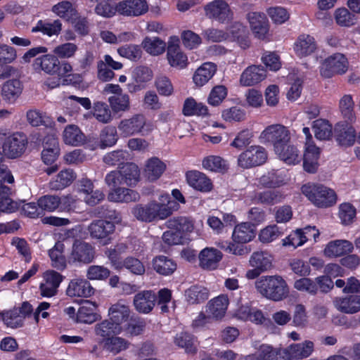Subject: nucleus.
Segmentation results:
<instances>
[{
    "label": "nucleus",
    "mask_w": 360,
    "mask_h": 360,
    "mask_svg": "<svg viewBox=\"0 0 360 360\" xmlns=\"http://www.w3.org/2000/svg\"><path fill=\"white\" fill-rule=\"evenodd\" d=\"M259 184L267 188L279 187L284 184V179L275 170H271L263 174L259 181Z\"/></svg>",
    "instance_id": "obj_59"
},
{
    "label": "nucleus",
    "mask_w": 360,
    "mask_h": 360,
    "mask_svg": "<svg viewBox=\"0 0 360 360\" xmlns=\"http://www.w3.org/2000/svg\"><path fill=\"white\" fill-rule=\"evenodd\" d=\"M229 303L226 295H220L210 300L205 306V312L215 321L221 320L226 314Z\"/></svg>",
    "instance_id": "obj_18"
},
{
    "label": "nucleus",
    "mask_w": 360,
    "mask_h": 360,
    "mask_svg": "<svg viewBox=\"0 0 360 360\" xmlns=\"http://www.w3.org/2000/svg\"><path fill=\"white\" fill-rule=\"evenodd\" d=\"M255 288L264 297L278 302L289 295L287 282L280 275L263 276L255 281Z\"/></svg>",
    "instance_id": "obj_2"
},
{
    "label": "nucleus",
    "mask_w": 360,
    "mask_h": 360,
    "mask_svg": "<svg viewBox=\"0 0 360 360\" xmlns=\"http://www.w3.org/2000/svg\"><path fill=\"white\" fill-rule=\"evenodd\" d=\"M94 257L95 250L91 244L75 239L68 260L70 263L89 264L94 260Z\"/></svg>",
    "instance_id": "obj_7"
},
{
    "label": "nucleus",
    "mask_w": 360,
    "mask_h": 360,
    "mask_svg": "<svg viewBox=\"0 0 360 360\" xmlns=\"http://www.w3.org/2000/svg\"><path fill=\"white\" fill-rule=\"evenodd\" d=\"M166 226L169 229L180 232L183 236L185 232H191L193 229L192 221L186 217H174L166 221Z\"/></svg>",
    "instance_id": "obj_44"
},
{
    "label": "nucleus",
    "mask_w": 360,
    "mask_h": 360,
    "mask_svg": "<svg viewBox=\"0 0 360 360\" xmlns=\"http://www.w3.org/2000/svg\"><path fill=\"white\" fill-rule=\"evenodd\" d=\"M313 129L316 138L319 140H327L332 136V125L326 120H315L313 122Z\"/></svg>",
    "instance_id": "obj_54"
},
{
    "label": "nucleus",
    "mask_w": 360,
    "mask_h": 360,
    "mask_svg": "<svg viewBox=\"0 0 360 360\" xmlns=\"http://www.w3.org/2000/svg\"><path fill=\"white\" fill-rule=\"evenodd\" d=\"M302 193L319 208L333 207L337 202L338 196L334 190L323 185L307 184L302 186Z\"/></svg>",
    "instance_id": "obj_3"
},
{
    "label": "nucleus",
    "mask_w": 360,
    "mask_h": 360,
    "mask_svg": "<svg viewBox=\"0 0 360 360\" xmlns=\"http://www.w3.org/2000/svg\"><path fill=\"white\" fill-rule=\"evenodd\" d=\"M1 143L4 156L17 158L24 153L27 139L23 133L16 132L7 136L6 133L0 130V144Z\"/></svg>",
    "instance_id": "obj_4"
},
{
    "label": "nucleus",
    "mask_w": 360,
    "mask_h": 360,
    "mask_svg": "<svg viewBox=\"0 0 360 360\" xmlns=\"http://www.w3.org/2000/svg\"><path fill=\"white\" fill-rule=\"evenodd\" d=\"M314 342L306 340L302 343L292 344L287 348L280 349L282 360L301 359L311 355L314 351Z\"/></svg>",
    "instance_id": "obj_10"
},
{
    "label": "nucleus",
    "mask_w": 360,
    "mask_h": 360,
    "mask_svg": "<svg viewBox=\"0 0 360 360\" xmlns=\"http://www.w3.org/2000/svg\"><path fill=\"white\" fill-rule=\"evenodd\" d=\"M94 117L100 122L107 124L112 120L109 106L103 102H97L94 107Z\"/></svg>",
    "instance_id": "obj_58"
},
{
    "label": "nucleus",
    "mask_w": 360,
    "mask_h": 360,
    "mask_svg": "<svg viewBox=\"0 0 360 360\" xmlns=\"http://www.w3.org/2000/svg\"><path fill=\"white\" fill-rule=\"evenodd\" d=\"M266 77V71L262 65H252L242 72L240 83L243 86H251L263 81Z\"/></svg>",
    "instance_id": "obj_14"
},
{
    "label": "nucleus",
    "mask_w": 360,
    "mask_h": 360,
    "mask_svg": "<svg viewBox=\"0 0 360 360\" xmlns=\"http://www.w3.org/2000/svg\"><path fill=\"white\" fill-rule=\"evenodd\" d=\"M217 65L211 62L204 63L195 72L193 80L194 83L202 86L205 84L215 74Z\"/></svg>",
    "instance_id": "obj_33"
},
{
    "label": "nucleus",
    "mask_w": 360,
    "mask_h": 360,
    "mask_svg": "<svg viewBox=\"0 0 360 360\" xmlns=\"http://www.w3.org/2000/svg\"><path fill=\"white\" fill-rule=\"evenodd\" d=\"M45 282L40 285L41 294L44 297H52L57 292V289L63 281V276L59 273L50 270L44 276Z\"/></svg>",
    "instance_id": "obj_21"
},
{
    "label": "nucleus",
    "mask_w": 360,
    "mask_h": 360,
    "mask_svg": "<svg viewBox=\"0 0 360 360\" xmlns=\"http://www.w3.org/2000/svg\"><path fill=\"white\" fill-rule=\"evenodd\" d=\"M111 110L115 112H126L130 109V98L128 94L120 93L108 99Z\"/></svg>",
    "instance_id": "obj_46"
},
{
    "label": "nucleus",
    "mask_w": 360,
    "mask_h": 360,
    "mask_svg": "<svg viewBox=\"0 0 360 360\" xmlns=\"http://www.w3.org/2000/svg\"><path fill=\"white\" fill-rule=\"evenodd\" d=\"M122 181L129 186L136 185L140 180V169L134 162H126L118 167Z\"/></svg>",
    "instance_id": "obj_31"
},
{
    "label": "nucleus",
    "mask_w": 360,
    "mask_h": 360,
    "mask_svg": "<svg viewBox=\"0 0 360 360\" xmlns=\"http://www.w3.org/2000/svg\"><path fill=\"white\" fill-rule=\"evenodd\" d=\"M108 198L112 202H129L138 200L139 194L134 190L119 187L112 189L108 195Z\"/></svg>",
    "instance_id": "obj_32"
},
{
    "label": "nucleus",
    "mask_w": 360,
    "mask_h": 360,
    "mask_svg": "<svg viewBox=\"0 0 360 360\" xmlns=\"http://www.w3.org/2000/svg\"><path fill=\"white\" fill-rule=\"evenodd\" d=\"M165 167V165L160 160L152 158L146 165L145 176L150 181H154L160 177Z\"/></svg>",
    "instance_id": "obj_43"
},
{
    "label": "nucleus",
    "mask_w": 360,
    "mask_h": 360,
    "mask_svg": "<svg viewBox=\"0 0 360 360\" xmlns=\"http://www.w3.org/2000/svg\"><path fill=\"white\" fill-rule=\"evenodd\" d=\"M208 109L201 103H198L193 98H187L184 104L183 113L186 116L206 115Z\"/></svg>",
    "instance_id": "obj_53"
},
{
    "label": "nucleus",
    "mask_w": 360,
    "mask_h": 360,
    "mask_svg": "<svg viewBox=\"0 0 360 360\" xmlns=\"http://www.w3.org/2000/svg\"><path fill=\"white\" fill-rule=\"evenodd\" d=\"M123 331V328H117L110 319H105L94 326V332L97 336L105 340L112 335H117Z\"/></svg>",
    "instance_id": "obj_42"
},
{
    "label": "nucleus",
    "mask_w": 360,
    "mask_h": 360,
    "mask_svg": "<svg viewBox=\"0 0 360 360\" xmlns=\"http://www.w3.org/2000/svg\"><path fill=\"white\" fill-rule=\"evenodd\" d=\"M255 229L248 222H242L236 225L232 233L233 242L238 244L247 243L255 237Z\"/></svg>",
    "instance_id": "obj_28"
},
{
    "label": "nucleus",
    "mask_w": 360,
    "mask_h": 360,
    "mask_svg": "<svg viewBox=\"0 0 360 360\" xmlns=\"http://www.w3.org/2000/svg\"><path fill=\"white\" fill-rule=\"evenodd\" d=\"M179 207L175 201L168 200L167 204L151 201L146 205L135 206L132 210V214L139 221L151 222L167 219L173 211L177 210Z\"/></svg>",
    "instance_id": "obj_1"
},
{
    "label": "nucleus",
    "mask_w": 360,
    "mask_h": 360,
    "mask_svg": "<svg viewBox=\"0 0 360 360\" xmlns=\"http://www.w3.org/2000/svg\"><path fill=\"white\" fill-rule=\"evenodd\" d=\"M188 184L201 192H209L212 189V184L205 174L198 171L188 172L186 174Z\"/></svg>",
    "instance_id": "obj_29"
},
{
    "label": "nucleus",
    "mask_w": 360,
    "mask_h": 360,
    "mask_svg": "<svg viewBox=\"0 0 360 360\" xmlns=\"http://www.w3.org/2000/svg\"><path fill=\"white\" fill-rule=\"evenodd\" d=\"M348 68V62L344 55L335 53L329 56L322 63L320 72L326 78H330L335 74L345 73Z\"/></svg>",
    "instance_id": "obj_8"
},
{
    "label": "nucleus",
    "mask_w": 360,
    "mask_h": 360,
    "mask_svg": "<svg viewBox=\"0 0 360 360\" xmlns=\"http://www.w3.org/2000/svg\"><path fill=\"white\" fill-rule=\"evenodd\" d=\"M316 49L317 44L314 37L307 34L299 35L293 44V51L299 58L311 55Z\"/></svg>",
    "instance_id": "obj_16"
},
{
    "label": "nucleus",
    "mask_w": 360,
    "mask_h": 360,
    "mask_svg": "<svg viewBox=\"0 0 360 360\" xmlns=\"http://www.w3.org/2000/svg\"><path fill=\"white\" fill-rule=\"evenodd\" d=\"M96 304L90 301H85L77 313V321L84 323H92L99 319V315L96 313Z\"/></svg>",
    "instance_id": "obj_36"
},
{
    "label": "nucleus",
    "mask_w": 360,
    "mask_h": 360,
    "mask_svg": "<svg viewBox=\"0 0 360 360\" xmlns=\"http://www.w3.org/2000/svg\"><path fill=\"white\" fill-rule=\"evenodd\" d=\"M52 11L66 21L83 22L72 3L68 1H63L54 5Z\"/></svg>",
    "instance_id": "obj_23"
},
{
    "label": "nucleus",
    "mask_w": 360,
    "mask_h": 360,
    "mask_svg": "<svg viewBox=\"0 0 360 360\" xmlns=\"http://www.w3.org/2000/svg\"><path fill=\"white\" fill-rule=\"evenodd\" d=\"M205 13L210 20L216 21L229 20L232 17L229 5L224 0H214L204 7Z\"/></svg>",
    "instance_id": "obj_12"
},
{
    "label": "nucleus",
    "mask_w": 360,
    "mask_h": 360,
    "mask_svg": "<svg viewBox=\"0 0 360 360\" xmlns=\"http://www.w3.org/2000/svg\"><path fill=\"white\" fill-rule=\"evenodd\" d=\"M222 258L221 252L212 248H206L199 254L200 266L207 270L215 269Z\"/></svg>",
    "instance_id": "obj_24"
},
{
    "label": "nucleus",
    "mask_w": 360,
    "mask_h": 360,
    "mask_svg": "<svg viewBox=\"0 0 360 360\" xmlns=\"http://www.w3.org/2000/svg\"><path fill=\"white\" fill-rule=\"evenodd\" d=\"M354 103L352 95H344L339 101L340 110L346 122H352L355 120L354 112Z\"/></svg>",
    "instance_id": "obj_49"
},
{
    "label": "nucleus",
    "mask_w": 360,
    "mask_h": 360,
    "mask_svg": "<svg viewBox=\"0 0 360 360\" xmlns=\"http://www.w3.org/2000/svg\"><path fill=\"white\" fill-rule=\"evenodd\" d=\"M226 166L225 160L219 156L210 155L202 160L204 169L212 172H222Z\"/></svg>",
    "instance_id": "obj_62"
},
{
    "label": "nucleus",
    "mask_w": 360,
    "mask_h": 360,
    "mask_svg": "<svg viewBox=\"0 0 360 360\" xmlns=\"http://www.w3.org/2000/svg\"><path fill=\"white\" fill-rule=\"evenodd\" d=\"M23 315L18 308L4 311V323L10 328H16L22 326Z\"/></svg>",
    "instance_id": "obj_61"
},
{
    "label": "nucleus",
    "mask_w": 360,
    "mask_h": 360,
    "mask_svg": "<svg viewBox=\"0 0 360 360\" xmlns=\"http://www.w3.org/2000/svg\"><path fill=\"white\" fill-rule=\"evenodd\" d=\"M22 85L18 79H11L5 82L2 86V96L10 103H13L20 96Z\"/></svg>",
    "instance_id": "obj_39"
},
{
    "label": "nucleus",
    "mask_w": 360,
    "mask_h": 360,
    "mask_svg": "<svg viewBox=\"0 0 360 360\" xmlns=\"http://www.w3.org/2000/svg\"><path fill=\"white\" fill-rule=\"evenodd\" d=\"M27 121L32 127L45 126L46 127H52V120L37 110H30L26 114Z\"/></svg>",
    "instance_id": "obj_52"
},
{
    "label": "nucleus",
    "mask_w": 360,
    "mask_h": 360,
    "mask_svg": "<svg viewBox=\"0 0 360 360\" xmlns=\"http://www.w3.org/2000/svg\"><path fill=\"white\" fill-rule=\"evenodd\" d=\"M283 195L278 191L266 190L255 193L252 200L255 203L262 205H274L280 202Z\"/></svg>",
    "instance_id": "obj_45"
},
{
    "label": "nucleus",
    "mask_w": 360,
    "mask_h": 360,
    "mask_svg": "<svg viewBox=\"0 0 360 360\" xmlns=\"http://www.w3.org/2000/svg\"><path fill=\"white\" fill-rule=\"evenodd\" d=\"M353 248V244L349 240H336L330 242L326 245L324 254L328 257H337L351 252Z\"/></svg>",
    "instance_id": "obj_30"
},
{
    "label": "nucleus",
    "mask_w": 360,
    "mask_h": 360,
    "mask_svg": "<svg viewBox=\"0 0 360 360\" xmlns=\"http://www.w3.org/2000/svg\"><path fill=\"white\" fill-rule=\"evenodd\" d=\"M35 70H41L49 75H56L60 71V61L55 56L46 54L35 59Z\"/></svg>",
    "instance_id": "obj_27"
},
{
    "label": "nucleus",
    "mask_w": 360,
    "mask_h": 360,
    "mask_svg": "<svg viewBox=\"0 0 360 360\" xmlns=\"http://www.w3.org/2000/svg\"><path fill=\"white\" fill-rule=\"evenodd\" d=\"M88 231L91 238L103 239L115 231V225L108 220L97 219L89 224Z\"/></svg>",
    "instance_id": "obj_25"
},
{
    "label": "nucleus",
    "mask_w": 360,
    "mask_h": 360,
    "mask_svg": "<svg viewBox=\"0 0 360 360\" xmlns=\"http://www.w3.org/2000/svg\"><path fill=\"white\" fill-rule=\"evenodd\" d=\"M94 293V289L86 279L75 278L72 280L67 288V295L70 297H89Z\"/></svg>",
    "instance_id": "obj_22"
},
{
    "label": "nucleus",
    "mask_w": 360,
    "mask_h": 360,
    "mask_svg": "<svg viewBox=\"0 0 360 360\" xmlns=\"http://www.w3.org/2000/svg\"><path fill=\"white\" fill-rule=\"evenodd\" d=\"M141 46L148 53L152 56L161 55L166 49V43L158 37H146Z\"/></svg>",
    "instance_id": "obj_47"
},
{
    "label": "nucleus",
    "mask_w": 360,
    "mask_h": 360,
    "mask_svg": "<svg viewBox=\"0 0 360 360\" xmlns=\"http://www.w3.org/2000/svg\"><path fill=\"white\" fill-rule=\"evenodd\" d=\"M280 159L288 165H295L300 162L301 156L299 150L292 145L287 143L282 147L281 152H275Z\"/></svg>",
    "instance_id": "obj_51"
},
{
    "label": "nucleus",
    "mask_w": 360,
    "mask_h": 360,
    "mask_svg": "<svg viewBox=\"0 0 360 360\" xmlns=\"http://www.w3.org/2000/svg\"><path fill=\"white\" fill-rule=\"evenodd\" d=\"M129 345V341L115 335L106 338L104 342V348L113 354H117L127 349Z\"/></svg>",
    "instance_id": "obj_48"
},
{
    "label": "nucleus",
    "mask_w": 360,
    "mask_h": 360,
    "mask_svg": "<svg viewBox=\"0 0 360 360\" xmlns=\"http://www.w3.org/2000/svg\"><path fill=\"white\" fill-rule=\"evenodd\" d=\"M185 297L189 304H200L208 299L209 290L200 285H193L185 291Z\"/></svg>",
    "instance_id": "obj_40"
},
{
    "label": "nucleus",
    "mask_w": 360,
    "mask_h": 360,
    "mask_svg": "<svg viewBox=\"0 0 360 360\" xmlns=\"http://www.w3.org/2000/svg\"><path fill=\"white\" fill-rule=\"evenodd\" d=\"M335 307L340 312L353 314L360 311V295H350L336 297L333 300Z\"/></svg>",
    "instance_id": "obj_20"
},
{
    "label": "nucleus",
    "mask_w": 360,
    "mask_h": 360,
    "mask_svg": "<svg viewBox=\"0 0 360 360\" xmlns=\"http://www.w3.org/2000/svg\"><path fill=\"white\" fill-rule=\"evenodd\" d=\"M95 12L101 16L111 18L118 13V3L112 0H103L95 7Z\"/></svg>",
    "instance_id": "obj_57"
},
{
    "label": "nucleus",
    "mask_w": 360,
    "mask_h": 360,
    "mask_svg": "<svg viewBox=\"0 0 360 360\" xmlns=\"http://www.w3.org/2000/svg\"><path fill=\"white\" fill-rule=\"evenodd\" d=\"M148 10L146 0H123L118 2V13L128 17H137Z\"/></svg>",
    "instance_id": "obj_13"
},
{
    "label": "nucleus",
    "mask_w": 360,
    "mask_h": 360,
    "mask_svg": "<svg viewBox=\"0 0 360 360\" xmlns=\"http://www.w3.org/2000/svg\"><path fill=\"white\" fill-rule=\"evenodd\" d=\"M63 139L67 145L77 146L84 143L85 136L77 125L70 124L63 132Z\"/></svg>",
    "instance_id": "obj_37"
},
{
    "label": "nucleus",
    "mask_w": 360,
    "mask_h": 360,
    "mask_svg": "<svg viewBox=\"0 0 360 360\" xmlns=\"http://www.w3.org/2000/svg\"><path fill=\"white\" fill-rule=\"evenodd\" d=\"M76 176V174L72 169H63L49 182V188L54 191L63 189L70 186L75 181Z\"/></svg>",
    "instance_id": "obj_34"
},
{
    "label": "nucleus",
    "mask_w": 360,
    "mask_h": 360,
    "mask_svg": "<svg viewBox=\"0 0 360 360\" xmlns=\"http://www.w3.org/2000/svg\"><path fill=\"white\" fill-rule=\"evenodd\" d=\"M320 156V149L314 143H308L305 147L303 158L304 169L309 173H315L319 167L318 160Z\"/></svg>",
    "instance_id": "obj_26"
},
{
    "label": "nucleus",
    "mask_w": 360,
    "mask_h": 360,
    "mask_svg": "<svg viewBox=\"0 0 360 360\" xmlns=\"http://www.w3.org/2000/svg\"><path fill=\"white\" fill-rule=\"evenodd\" d=\"M273 257L267 252L257 251L252 253L249 262L250 265L253 268H257L262 272L271 269L273 266L272 264Z\"/></svg>",
    "instance_id": "obj_35"
},
{
    "label": "nucleus",
    "mask_w": 360,
    "mask_h": 360,
    "mask_svg": "<svg viewBox=\"0 0 360 360\" xmlns=\"http://www.w3.org/2000/svg\"><path fill=\"white\" fill-rule=\"evenodd\" d=\"M261 136L273 145L275 152H281L282 147L290 141V131L279 124L267 127L262 132Z\"/></svg>",
    "instance_id": "obj_6"
},
{
    "label": "nucleus",
    "mask_w": 360,
    "mask_h": 360,
    "mask_svg": "<svg viewBox=\"0 0 360 360\" xmlns=\"http://www.w3.org/2000/svg\"><path fill=\"white\" fill-rule=\"evenodd\" d=\"M177 37H171L168 42L167 58L169 64L178 69L185 68L188 65V57L179 46Z\"/></svg>",
    "instance_id": "obj_11"
},
{
    "label": "nucleus",
    "mask_w": 360,
    "mask_h": 360,
    "mask_svg": "<svg viewBox=\"0 0 360 360\" xmlns=\"http://www.w3.org/2000/svg\"><path fill=\"white\" fill-rule=\"evenodd\" d=\"M334 136L338 143L342 146H351L356 140V132L348 122H340L335 124Z\"/></svg>",
    "instance_id": "obj_17"
},
{
    "label": "nucleus",
    "mask_w": 360,
    "mask_h": 360,
    "mask_svg": "<svg viewBox=\"0 0 360 360\" xmlns=\"http://www.w3.org/2000/svg\"><path fill=\"white\" fill-rule=\"evenodd\" d=\"M146 119L142 114H136L132 117L124 119L118 124V129L125 136H132L136 134H148L150 129L145 128Z\"/></svg>",
    "instance_id": "obj_9"
},
{
    "label": "nucleus",
    "mask_w": 360,
    "mask_h": 360,
    "mask_svg": "<svg viewBox=\"0 0 360 360\" xmlns=\"http://www.w3.org/2000/svg\"><path fill=\"white\" fill-rule=\"evenodd\" d=\"M266 14L274 22H285L289 20L288 11L282 6H272L266 9Z\"/></svg>",
    "instance_id": "obj_64"
},
{
    "label": "nucleus",
    "mask_w": 360,
    "mask_h": 360,
    "mask_svg": "<svg viewBox=\"0 0 360 360\" xmlns=\"http://www.w3.org/2000/svg\"><path fill=\"white\" fill-rule=\"evenodd\" d=\"M267 157V152L264 147L251 146L238 155V165L243 169L260 166L266 162Z\"/></svg>",
    "instance_id": "obj_5"
},
{
    "label": "nucleus",
    "mask_w": 360,
    "mask_h": 360,
    "mask_svg": "<svg viewBox=\"0 0 360 360\" xmlns=\"http://www.w3.org/2000/svg\"><path fill=\"white\" fill-rule=\"evenodd\" d=\"M129 153L126 150H117L106 153L103 157V161L105 164L110 166L118 165V167L124 165V162L128 160Z\"/></svg>",
    "instance_id": "obj_56"
},
{
    "label": "nucleus",
    "mask_w": 360,
    "mask_h": 360,
    "mask_svg": "<svg viewBox=\"0 0 360 360\" xmlns=\"http://www.w3.org/2000/svg\"><path fill=\"white\" fill-rule=\"evenodd\" d=\"M11 189L0 184V211L3 212H13L18 208V202L11 198Z\"/></svg>",
    "instance_id": "obj_41"
},
{
    "label": "nucleus",
    "mask_w": 360,
    "mask_h": 360,
    "mask_svg": "<svg viewBox=\"0 0 360 360\" xmlns=\"http://www.w3.org/2000/svg\"><path fill=\"white\" fill-rule=\"evenodd\" d=\"M60 203V198L56 195H45L40 197L37 200L39 207L46 212L55 211Z\"/></svg>",
    "instance_id": "obj_60"
},
{
    "label": "nucleus",
    "mask_w": 360,
    "mask_h": 360,
    "mask_svg": "<svg viewBox=\"0 0 360 360\" xmlns=\"http://www.w3.org/2000/svg\"><path fill=\"white\" fill-rule=\"evenodd\" d=\"M117 139L116 128L112 126H107L101 131L98 146L101 149L111 147L116 143Z\"/></svg>",
    "instance_id": "obj_50"
},
{
    "label": "nucleus",
    "mask_w": 360,
    "mask_h": 360,
    "mask_svg": "<svg viewBox=\"0 0 360 360\" xmlns=\"http://www.w3.org/2000/svg\"><path fill=\"white\" fill-rule=\"evenodd\" d=\"M118 53L122 56L133 61H138L142 56V51L139 46L129 44L122 46L117 49Z\"/></svg>",
    "instance_id": "obj_63"
},
{
    "label": "nucleus",
    "mask_w": 360,
    "mask_h": 360,
    "mask_svg": "<svg viewBox=\"0 0 360 360\" xmlns=\"http://www.w3.org/2000/svg\"><path fill=\"white\" fill-rule=\"evenodd\" d=\"M157 295L152 290H143L134 297L133 304L135 309L141 314L150 313L155 305Z\"/></svg>",
    "instance_id": "obj_15"
},
{
    "label": "nucleus",
    "mask_w": 360,
    "mask_h": 360,
    "mask_svg": "<svg viewBox=\"0 0 360 360\" xmlns=\"http://www.w3.org/2000/svg\"><path fill=\"white\" fill-rule=\"evenodd\" d=\"M174 342L179 347L184 348L186 353L195 354L197 352L193 336L187 333H181L176 335Z\"/></svg>",
    "instance_id": "obj_55"
},
{
    "label": "nucleus",
    "mask_w": 360,
    "mask_h": 360,
    "mask_svg": "<svg viewBox=\"0 0 360 360\" xmlns=\"http://www.w3.org/2000/svg\"><path fill=\"white\" fill-rule=\"evenodd\" d=\"M129 306L123 301L112 304L108 309L109 319L117 327L123 328L122 323L128 321L130 318Z\"/></svg>",
    "instance_id": "obj_19"
},
{
    "label": "nucleus",
    "mask_w": 360,
    "mask_h": 360,
    "mask_svg": "<svg viewBox=\"0 0 360 360\" xmlns=\"http://www.w3.org/2000/svg\"><path fill=\"white\" fill-rule=\"evenodd\" d=\"M153 269L159 274L169 276L176 269V263L171 259L160 255L155 257L152 262Z\"/></svg>",
    "instance_id": "obj_38"
}]
</instances>
